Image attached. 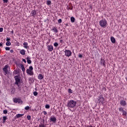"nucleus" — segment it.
<instances>
[{
    "label": "nucleus",
    "instance_id": "5701e85b",
    "mask_svg": "<svg viewBox=\"0 0 127 127\" xmlns=\"http://www.w3.org/2000/svg\"><path fill=\"white\" fill-rule=\"evenodd\" d=\"M16 118L18 119L19 118H21V117H23L24 116V114H17L16 115Z\"/></svg>",
    "mask_w": 127,
    "mask_h": 127
},
{
    "label": "nucleus",
    "instance_id": "58836bf2",
    "mask_svg": "<svg viewBox=\"0 0 127 127\" xmlns=\"http://www.w3.org/2000/svg\"><path fill=\"white\" fill-rule=\"evenodd\" d=\"M62 23V19H59L58 20V23H59V24H60V23Z\"/></svg>",
    "mask_w": 127,
    "mask_h": 127
},
{
    "label": "nucleus",
    "instance_id": "a878e982",
    "mask_svg": "<svg viewBox=\"0 0 127 127\" xmlns=\"http://www.w3.org/2000/svg\"><path fill=\"white\" fill-rule=\"evenodd\" d=\"M6 46H10V45H11V43H10V41H7L6 43Z\"/></svg>",
    "mask_w": 127,
    "mask_h": 127
},
{
    "label": "nucleus",
    "instance_id": "864d4df0",
    "mask_svg": "<svg viewBox=\"0 0 127 127\" xmlns=\"http://www.w3.org/2000/svg\"><path fill=\"white\" fill-rule=\"evenodd\" d=\"M1 46H2V44H1V43H0V47H1Z\"/></svg>",
    "mask_w": 127,
    "mask_h": 127
},
{
    "label": "nucleus",
    "instance_id": "7c9ffc66",
    "mask_svg": "<svg viewBox=\"0 0 127 127\" xmlns=\"http://www.w3.org/2000/svg\"><path fill=\"white\" fill-rule=\"evenodd\" d=\"M124 108L123 107H120L119 108V112H123L124 111Z\"/></svg>",
    "mask_w": 127,
    "mask_h": 127
},
{
    "label": "nucleus",
    "instance_id": "4be33fe9",
    "mask_svg": "<svg viewBox=\"0 0 127 127\" xmlns=\"http://www.w3.org/2000/svg\"><path fill=\"white\" fill-rule=\"evenodd\" d=\"M127 113L126 111L125 110H123L122 111V115L124 116V117H127Z\"/></svg>",
    "mask_w": 127,
    "mask_h": 127
},
{
    "label": "nucleus",
    "instance_id": "f704fd0d",
    "mask_svg": "<svg viewBox=\"0 0 127 127\" xmlns=\"http://www.w3.org/2000/svg\"><path fill=\"white\" fill-rule=\"evenodd\" d=\"M18 87V90L19 91H21V85L18 84V85H17Z\"/></svg>",
    "mask_w": 127,
    "mask_h": 127
},
{
    "label": "nucleus",
    "instance_id": "a19ab883",
    "mask_svg": "<svg viewBox=\"0 0 127 127\" xmlns=\"http://www.w3.org/2000/svg\"><path fill=\"white\" fill-rule=\"evenodd\" d=\"M39 127H46L44 124H41L39 125Z\"/></svg>",
    "mask_w": 127,
    "mask_h": 127
},
{
    "label": "nucleus",
    "instance_id": "6e6d98bb",
    "mask_svg": "<svg viewBox=\"0 0 127 127\" xmlns=\"http://www.w3.org/2000/svg\"><path fill=\"white\" fill-rule=\"evenodd\" d=\"M69 127H73V126H69Z\"/></svg>",
    "mask_w": 127,
    "mask_h": 127
},
{
    "label": "nucleus",
    "instance_id": "603ef678",
    "mask_svg": "<svg viewBox=\"0 0 127 127\" xmlns=\"http://www.w3.org/2000/svg\"><path fill=\"white\" fill-rule=\"evenodd\" d=\"M87 127H95V126H93L92 125H90V126H87Z\"/></svg>",
    "mask_w": 127,
    "mask_h": 127
},
{
    "label": "nucleus",
    "instance_id": "c03bdc74",
    "mask_svg": "<svg viewBox=\"0 0 127 127\" xmlns=\"http://www.w3.org/2000/svg\"><path fill=\"white\" fill-rule=\"evenodd\" d=\"M3 31V28H0V32H2Z\"/></svg>",
    "mask_w": 127,
    "mask_h": 127
},
{
    "label": "nucleus",
    "instance_id": "c756f323",
    "mask_svg": "<svg viewBox=\"0 0 127 127\" xmlns=\"http://www.w3.org/2000/svg\"><path fill=\"white\" fill-rule=\"evenodd\" d=\"M30 109V107H29V106H26L25 108H24V109L26 110V111H28V110Z\"/></svg>",
    "mask_w": 127,
    "mask_h": 127
},
{
    "label": "nucleus",
    "instance_id": "6ab92c4d",
    "mask_svg": "<svg viewBox=\"0 0 127 127\" xmlns=\"http://www.w3.org/2000/svg\"><path fill=\"white\" fill-rule=\"evenodd\" d=\"M38 78L39 80H42L43 79V75L42 74H39L38 76Z\"/></svg>",
    "mask_w": 127,
    "mask_h": 127
},
{
    "label": "nucleus",
    "instance_id": "9b49d317",
    "mask_svg": "<svg viewBox=\"0 0 127 127\" xmlns=\"http://www.w3.org/2000/svg\"><path fill=\"white\" fill-rule=\"evenodd\" d=\"M23 47L24 48H25V49H28L29 47H28V43L26 42H24L23 43Z\"/></svg>",
    "mask_w": 127,
    "mask_h": 127
},
{
    "label": "nucleus",
    "instance_id": "dca6fc26",
    "mask_svg": "<svg viewBox=\"0 0 127 127\" xmlns=\"http://www.w3.org/2000/svg\"><path fill=\"white\" fill-rule=\"evenodd\" d=\"M29 80V84H32L33 82H34V80L33 79V78L32 77H29L28 78Z\"/></svg>",
    "mask_w": 127,
    "mask_h": 127
},
{
    "label": "nucleus",
    "instance_id": "aec40b11",
    "mask_svg": "<svg viewBox=\"0 0 127 127\" xmlns=\"http://www.w3.org/2000/svg\"><path fill=\"white\" fill-rule=\"evenodd\" d=\"M111 41L112 43H116V39L114 37H111Z\"/></svg>",
    "mask_w": 127,
    "mask_h": 127
},
{
    "label": "nucleus",
    "instance_id": "ea45409f",
    "mask_svg": "<svg viewBox=\"0 0 127 127\" xmlns=\"http://www.w3.org/2000/svg\"><path fill=\"white\" fill-rule=\"evenodd\" d=\"M22 71L23 72V73H24V72H25V67H24V66L23 67H22Z\"/></svg>",
    "mask_w": 127,
    "mask_h": 127
},
{
    "label": "nucleus",
    "instance_id": "bb28decb",
    "mask_svg": "<svg viewBox=\"0 0 127 127\" xmlns=\"http://www.w3.org/2000/svg\"><path fill=\"white\" fill-rule=\"evenodd\" d=\"M18 66H19V68H22L24 67V65H23V64H19Z\"/></svg>",
    "mask_w": 127,
    "mask_h": 127
},
{
    "label": "nucleus",
    "instance_id": "09e8293b",
    "mask_svg": "<svg viewBox=\"0 0 127 127\" xmlns=\"http://www.w3.org/2000/svg\"><path fill=\"white\" fill-rule=\"evenodd\" d=\"M10 53H13V52H14V51H13V50H10Z\"/></svg>",
    "mask_w": 127,
    "mask_h": 127
},
{
    "label": "nucleus",
    "instance_id": "9d476101",
    "mask_svg": "<svg viewBox=\"0 0 127 127\" xmlns=\"http://www.w3.org/2000/svg\"><path fill=\"white\" fill-rule=\"evenodd\" d=\"M120 105L122 106V107H126V106H127V102L124 100H122L120 101Z\"/></svg>",
    "mask_w": 127,
    "mask_h": 127
},
{
    "label": "nucleus",
    "instance_id": "72a5a7b5",
    "mask_svg": "<svg viewBox=\"0 0 127 127\" xmlns=\"http://www.w3.org/2000/svg\"><path fill=\"white\" fill-rule=\"evenodd\" d=\"M54 46H55V47H57V46H58V43L57 42H55L54 43Z\"/></svg>",
    "mask_w": 127,
    "mask_h": 127
},
{
    "label": "nucleus",
    "instance_id": "b1692460",
    "mask_svg": "<svg viewBox=\"0 0 127 127\" xmlns=\"http://www.w3.org/2000/svg\"><path fill=\"white\" fill-rule=\"evenodd\" d=\"M3 119V124H5V121H6V119H7V117L6 116H3L2 117Z\"/></svg>",
    "mask_w": 127,
    "mask_h": 127
},
{
    "label": "nucleus",
    "instance_id": "6e6552de",
    "mask_svg": "<svg viewBox=\"0 0 127 127\" xmlns=\"http://www.w3.org/2000/svg\"><path fill=\"white\" fill-rule=\"evenodd\" d=\"M8 68V64H6L4 67L3 68L2 70L4 72V75H6L8 72V70L7 68Z\"/></svg>",
    "mask_w": 127,
    "mask_h": 127
},
{
    "label": "nucleus",
    "instance_id": "5fc2aeb1",
    "mask_svg": "<svg viewBox=\"0 0 127 127\" xmlns=\"http://www.w3.org/2000/svg\"><path fill=\"white\" fill-rule=\"evenodd\" d=\"M11 32L12 33V34H13V32H14L13 30H12Z\"/></svg>",
    "mask_w": 127,
    "mask_h": 127
},
{
    "label": "nucleus",
    "instance_id": "cd10ccee",
    "mask_svg": "<svg viewBox=\"0 0 127 127\" xmlns=\"http://www.w3.org/2000/svg\"><path fill=\"white\" fill-rule=\"evenodd\" d=\"M47 4L48 5H50V4H51V1L49 0L47 1Z\"/></svg>",
    "mask_w": 127,
    "mask_h": 127
},
{
    "label": "nucleus",
    "instance_id": "4d7b16f0",
    "mask_svg": "<svg viewBox=\"0 0 127 127\" xmlns=\"http://www.w3.org/2000/svg\"><path fill=\"white\" fill-rule=\"evenodd\" d=\"M18 46H19V43H18Z\"/></svg>",
    "mask_w": 127,
    "mask_h": 127
},
{
    "label": "nucleus",
    "instance_id": "4468645a",
    "mask_svg": "<svg viewBox=\"0 0 127 127\" xmlns=\"http://www.w3.org/2000/svg\"><path fill=\"white\" fill-rule=\"evenodd\" d=\"M31 16H33V17H35L36 16V11L33 10L31 12Z\"/></svg>",
    "mask_w": 127,
    "mask_h": 127
},
{
    "label": "nucleus",
    "instance_id": "2eb2a0df",
    "mask_svg": "<svg viewBox=\"0 0 127 127\" xmlns=\"http://www.w3.org/2000/svg\"><path fill=\"white\" fill-rule=\"evenodd\" d=\"M52 30L53 32H55V33H58V30L55 27H53Z\"/></svg>",
    "mask_w": 127,
    "mask_h": 127
},
{
    "label": "nucleus",
    "instance_id": "f257e3e1",
    "mask_svg": "<svg viewBox=\"0 0 127 127\" xmlns=\"http://www.w3.org/2000/svg\"><path fill=\"white\" fill-rule=\"evenodd\" d=\"M77 105V102L74 100H69L68 101L66 105V107L68 108V109H74L76 105Z\"/></svg>",
    "mask_w": 127,
    "mask_h": 127
},
{
    "label": "nucleus",
    "instance_id": "79ce46f5",
    "mask_svg": "<svg viewBox=\"0 0 127 127\" xmlns=\"http://www.w3.org/2000/svg\"><path fill=\"white\" fill-rule=\"evenodd\" d=\"M8 1V0H3V2L4 3H7Z\"/></svg>",
    "mask_w": 127,
    "mask_h": 127
},
{
    "label": "nucleus",
    "instance_id": "4c0bfd02",
    "mask_svg": "<svg viewBox=\"0 0 127 127\" xmlns=\"http://www.w3.org/2000/svg\"><path fill=\"white\" fill-rule=\"evenodd\" d=\"M45 108H46V109H49V108H50V106H49V105H48V104H47L45 106Z\"/></svg>",
    "mask_w": 127,
    "mask_h": 127
},
{
    "label": "nucleus",
    "instance_id": "c9c22d12",
    "mask_svg": "<svg viewBox=\"0 0 127 127\" xmlns=\"http://www.w3.org/2000/svg\"><path fill=\"white\" fill-rule=\"evenodd\" d=\"M33 95L34 96H37V95H38V93L36 91H35L33 92Z\"/></svg>",
    "mask_w": 127,
    "mask_h": 127
},
{
    "label": "nucleus",
    "instance_id": "20e7f679",
    "mask_svg": "<svg viewBox=\"0 0 127 127\" xmlns=\"http://www.w3.org/2000/svg\"><path fill=\"white\" fill-rule=\"evenodd\" d=\"M26 72L27 75H29V76H33V67L32 66H30L29 69H27Z\"/></svg>",
    "mask_w": 127,
    "mask_h": 127
},
{
    "label": "nucleus",
    "instance_id": "49530a36",
    "mask_svg": "<svg viewBox=\"0 0 127 127\" xmlns=\"http://www.w3.org/2000/svg\"><path fill=\"white\" fill-rule=\"evenodd\" d=\"M22 61H23L24 63H26V60H25V59H23Z\"/></svg>",
    "mask_w": 127,
    "mask_h": 127
},
{
    "label": "nucleus",
    "instance_id": "39448f33",
    "mask_svg": "<svg viewBox=\"0 0 127 127\" xmlns=\"http://www.w3.org/2000/svg\"><path fill=\"white\" fill-rule=\"evenodd\" d=\"M14 79L15 80V84L17 85V86H18V85H19V83H20V77L18 75L15 76Z\"/></svg>",
    "mask_w": 127,
    "mask_h": 127
},
{
    "label": "nucleus",
    "instance_id": "c85d7f7f",
    "mask_svg": "<svg viewBox=\"0 0 127 127\" xmlns=\"http://www.w3.org/2000/svg\"><path fill=\"white\" fill-rule=\"evenodd\" d=\"M27 119L28 121H30V120H31V116H30V115H28L27 116Z\"/></svg>",
    "mask_w": 127,
    "mask_h": 127
},
{
    "label": "nucleus",
    "instance_id": "8fccbe9b",
    "mask_svg": "<svg viewBox=\"0 0 127 127\" xmlns=\"http://www.w3.org/2000/svg\"><path fill=\"white\" fill-rule=\"evenodd\" d=\"M14 72H15V75H16V74H18V72H17V71H16V70H15V71H14Z\"/></svg>",
    "mask_w": 127,
    "mask_h": 127
},
{
    "label": "nucleus",
    "instance_id": "f8f14e48",
    "mask_svg": "<svg viewBox=\"0 0 127 127\" xmlns=\"http://www.w3.org/2000/svg\"><path fill=\"white\" fill-rule=\"evenodd\" d=\"M48 50L51 52V51H53V46L52 45H48L47 46Z\"/></svg>",
    "mask_w": 127,
    "mask_h": 127
},
{
    "label": "nucleus",
    "instance_id": "a18cd8bd",
    "mask_svg": "<svg viewBox=\"0 0 127 127\" xmlns=\"http://www.w3.org/2000/svg\"><path fill=\"white\" fill-rule=\"evenodd\" d=\"M43 114L45 115H47V112L46 111H43Z\"/></svg>",
    "mask_w": 127,
    "mask_h": 127
},
{
    "label": "nucleus",
    "instance_id": "ddd939ff",
    "mask_svg": "<svg viewBox=\"0 0 127 127\" xmlns=\"http://www.w3.org/2000/svg\"><path fill=\"white\" fill-rule=\"evenodd\" d=\"M100 63L103 66L106 67V61L104 59H101Z\"/></svg>",
    "mask_w": 127,
    "mask_h": 127
},
{
    "label": "nucleus",
    "instance_id": "de8ad7c7",
    "mask_svg": "<svg viewBox=\"0 0 127 127\" xmlns=\"http://www.w3.org/2000/svg\"><path fill=\"white\" fill-rule=\"evenodd\" d=\"M6 40L7 42V41H10V38H7V39H6Z\"/></svg>",
    "mask_w": 127,
    "mask_h": 127
},
{
    "label": "nucleus",
    "instance_id": "473e14b6",
    "mask_svg": "<svg viewBox=\"0 0 127 127\" xmlns=\"http://www.w3.org/2000/svg\"><path fill=\"white\" fill-rule=\"evenodd\" d=\"M5 50L6 51H9V50H10V48L6 47L5 48Z\"/></svg>",
    "mask_w": 127,
    "mask_h": 127
},
{
    "label": "nucleus",
    "instance_id": "393cba45",
    "mask_svg": "<svg viewBox=\"0 0 127 127\" xmlns=\"http://www.w3.org/2000/svg\"><path fill=\"white\" fill-rule=\"evenodd\" d=\"M70 21L71 22H75V18H74V17H70Z\"/></svg>",
    "mask_w": 127,
    "mask_h": 127
},
{
    "label": "nucleus",
    "instance_id": "412c9836",
    "mask_svg": "<svg viewBox=\"0 0 127 127\" xmlns=\"http://www.w3.org/2000/svg\"><path fill=\"white\" fill-rule=\"evenodd\" d=\"M67 10H69V9L72 10L73 9V6H71V5H67Z\"/></svg>",
    "mask_w": 127,
    "mask_h": 127
},
{
    "label": "nucleus",
    "instance_id": "1a4fd4ad",
    "mask_svg": "<svg viewBox=\"0 0 127 127\" xmlns=\"http://www.w3.org/2000/svg\"><path fill=\"white\" fill-rule=\"evenodd\" d=\"M57 119L56 117H55V116H52L50 118V122H52L53 123V124H56V121H57Z\"/></svg>",
    "mask_w": 127,
    "mask_h": 127
},
{
    "label": "nucleus",
    "instance_id": "423d86ee",
    "mask_svg": "<svg viewBox=\"0 0 127 127\" xmlns=\"http://www.w3.org/2000/svg\"><path fill=\"white\" fill-rule=\"evenodd\" d=\"M64 55L67 57H70L72 56V52L69 50H65L64 51Z\"/></svg>",
    "mask_w": 127,
    "mask_h": 127
},
{
    "label": "nucleus",
    "instance_id": "3c124183",
    "mask_svg": "<svg viewBox=\"0 0 127 127\" xmlns=\"http://www.w3.org/2000/svg\"><path fill=\"white\" fill-rule=\"evenodd\" d=\"M60 43H63V40H60Z\"/></svg>",
    "mask_w": 127,
    "mask_h": 127
},
{
    "label": "nucleus",
    "instance_id": "2f4dec72",
    "mask_svg": "<svg viewBox=\"0 0 127 127\" xmlns=\"http://www.w3.org/2000/svg\"><path fill=\"white\" fill-rule=\"evenodd\" d=\"M68 92L70 94H72L73 93V91L72 90V89H71L70 88L68 89Z\"/></svg>",
    "mask_w": 127,
    "mask_h": 127
},
{
    "label": "nucleus",
    "instance_id": "f3484780",
    "mask_svg": "<svg viewBox=\"0 0 127 127\" xmlns=\"http://www.w3.org/2000/svg\"><path fill=\"white\" fill-rule=\"evenodd\" d=\"M25 52L26 51L24 49L21 50L20 51V53L21 55H25Z\"/></svg>",
    "mask_w": 127,
    "mask_h": 127
},
{
    "label": "nucleus",
    "instance_id": "0eeeda50",
    "mask_svg": "<svg viewBox=\"0 0 127 127\" xmlns=\"http://www.w3.org/2000/svg\"><path fill=\"white\" fill-rule=\"evenodd\" d=\"M13 102L15 103V104H22L23 103V101H22V100L21 99H20V98H14L13 100Z\"/></svg>",
    "mask_w": 127,
    "mask_h": 127
},
{
    "label": "nucleus",
    "instance_id": "e433bc0d",
    "mask_svg": "<svg viewBox=\"0 0 127 127\" xmlns=\"http://www.w3.org/2000/svg\"><path fill=\"white\" fill-rule=\"evenodd\" d=\"M3 113L4 114V115H6V114H7V110H4L3 111Z\"/></svg>",
    "mask_w": 127,
    "mask_h": 127
},
{
    "label": "nucleus",
    "instance_id": "37998d69",
    "mask_svg": "<svg viewBox=\"0 0 127 127\" xmlns=\"http://www.w3.org/2000/svg\"><path fill=\"white\" fill-rule=\"evenodd\" d=\"M78 57L79 58H82V57H83V56L81 54H78Z\"/></svg>",
    "mask_w": 127,
    "mask_h": 127
},
{
    "label": "nucleus",
    "instance_id": "f03ea898",
    "mask_svg": "<svg viewBox=\"0 0 127 127\" xmlns=\"http://www.w3.org/2000/svg\"><path fill=\"white\" fill-rule=\"evenodd\" d=\"M108 25V22L106 19H102L99 21V25L103 28H106Z\"/></svg>",
    "mask_w": 127,
    "mask_h": 127
},
{
    "label": "nucleus",
    "instance_id": "a211bd4d",
    "mask_svg": "<svg viewBox=\"0 0 127 127\" xmlns=\"http://www.w3.org/2000/svg\"><path fill=\"white\" fill-rule=\"evenodd\" d=\"M31 58L29 57H27L26 58L27 62L28 64H30L31 63V60H30Z\"/></svg>",
    "mask_w": 127,
    "mask_h": 127
},
{
    "label": "nucleus",
    "instance_id": "7ed1b4c3",
    "mask_svg": "<svg viewBox=\"0 0 127 127\" xmlns=\"http://www.w3.org/2000/svg\"><path fill=\"white\" fill-rule=\"evenodd\" d=\"M97 103L98 104H101L102 105H104V104L106 103V99H105L103 95H100L98 97Z\"/></svg>",
    "mask_w": 127,
    "mask_h": 127
}]
</instances>
